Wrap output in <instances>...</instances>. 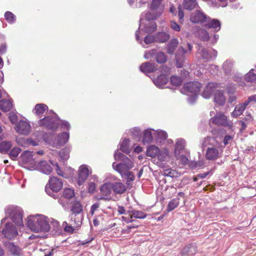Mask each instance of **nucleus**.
<instances>
[{
    "label": "nucleus",
    "mask_w": 256,
    "mask_h": 256,
    "mask_svg": "<svg viewBox=\"0 0 256 256\" xmlns=\"http://www.w3.org/2000/svg\"><path fill=\"white\" fill-rule=\"evenodd\" d=\"M163 0H152L149 6L150 10L144 14V18H141L140 21L138 30L136 32V39L144 47V44L140 38L146 34H149L156 31L157 25L156 22L152 21L160 17L163 14L165 4Z\"/></svg>",
    "instance_id": "f257e3e1"
},
{
    "label": "nucleus",
    "mask_w": 256,
    "mask_h": 256,
    "mask_svg": "<svg viewBox=\"0 0 256 256\" xmlns=\"http://www.w3.org/2000/svg\"><path fill=\"white\" fill-rule=\"evenodd\" d=\"M27 226L32 231L36 232H47L50 230L46 218L42 216L36 215L28 217Z\"/></svg>",
    "instance_id": "f03ea898"
},
{
    "label": "nucleus",
    "mask_w": 256,
    "mask_h": 256,
    "mask_svg": "<svg viewBox=\"0 0 256 256\" xmlns=\"http://www.w3.org/2000/svg\"><path fill=\"white\" fill-rule=\"evenodd\" d=\"M114 159L120 162L119 163L114 162L112 164V168L122 176L134 166V162L121 152H116L114 154Z\"/></svg>",
    "instance_id": "7ed1b4c3"
},
{
    "label": "nucleus",
    "mask_w": 256,
    "mask_h": 256,
    "mask_svg": "<svg viewBox=\"0 0 256 256\" xmlns=\"http://www.w3.org/2000/svg\"><path fill=\"white\" fill-rule=\"evenodd\" d=\"M218 144L214 138L207 137L204 138V144L208 146L205 154L207 160H214L220 156L222 150L218 149Z\"/></svg>",
    "instance_id": "20e7f679"
},
{
    "label": "nucleus",
    "mask_w": 256,
    "mask_h": 256,
    "mask_svg": "<svg viewBox=\"0 0 256 256\" xmlns=\"http://www.w3.org/2000/svg\"><path fill=\"white\" fill-rule=\"evenodd\" d=\"M40 124L52 130L56 129L60 125L62 128L66 130H69L70 128V124L66 121L58 119L56 113H54L52 116H46L41 120Z\"/></svg>",
    "instance_id": "39448f33"
},
{
    "label": "nucleus",
    "mask_w": 256,
    "mask_h": 256,
    "mask_svg": "<svg viewBox=\"0 0 256 256\" xmlns=\"http://www.w3.org/2000/svg\"><path fill=\"white\" fill-rule=\"evenodd\" d=\"M201 88V84L198 82H190L184 84V90L186 91L187 94L192 95V98H188L190 102L192 103L196 100Z\"/></svg>",
    "instance_id": "423d86ee"
},
{
    "label": "nucleus",
    "mask_w": 256,
    "mask_h": 256,
    "mask_svg": "<svg viewBox=\"0 0 256 256\" xmlns=\"http://www.w3.org/2000/svg\"><path fill=\"white\" fill-rule=\"evenodd\" d=\"M48 186L52 192H58L62 189L63 182L60 179L54 176L50 178L48 184L46 186V191L48 194L53 196L55 195L52 194L50 190H48Z\"/></svg>",
    "instance_id": "0eeeda50"
},
{
    "label": "nucleus",
    "mask_w": 256,
    "mask_h": 256,
    "mask_svg": "<svg viewBox=\"0 0 256 256\" xmlns=\"http://www.w3.org/2000/svg\"><path fill=\"white\" fill-rule=\"evenodd\" d=\"M71 210L72 214L70 215L71 219L74 221L76 226H79L81 223L82 219V215L80 214L79 217V214L82 210V206L79 202H75L72 206Z\"/></svg>",
    "instance_id": "6e6552de"
},
{
    "label": "nucleus",
    "mask_w": 256,
    "mask_h": 256,
    "mask_svg": "<svg viewBox=\"0 0 256 256\" xmlns=\"http://www.w3.org/2000/svg\"><path fill=\"white\" fill-rule=\"evenodd\" d=\"M188 50H186L182 46L178 48L176 54V66L178 68H182L185 60L184 54L188 52H191L192 46L190 44H188Z\"/></svg>",
    "instance_id": "1a4fd4ad"
},
{
    "label": "nucleus",
    "mask_w": 256,
    "mask_h": 256,
    "mask_svg": "<svg viewBox=\"0 0 256 256\" xmlns=\"http://www.w3.org/2000/svg\"><path fill=\"white\" fill-rule=\"evenodd\" d=\"M14 129L20 134L28 135L31 130V127L28 122L22 120L16 124Z\"/></svg>",
    "instance_id": "9d476101"
},
{
    "label": "nucleus",
    "mask_w": 256,
    "mask_h": 256,
    "mask_svg": "<svg viewBox=\"0 0 256 256\" xmlns=\"http://www.w3.org/2000/svg\"><path fill=\"white\" fill-rule=\"evenodd\" d=\"M198 52L200 54L202 59L206 60V61L215 58L218 54L217 52L214 50H208L202 47L199 48Z\"/></svg>",
    "instance_id": "9b49d317"
},
{
    "label": "nucleus",
    "mask_w": 256,
    "mask_h": 256,
    "mask_svg": "<svg viewBox=\"0 0 256 256\" xmlns=\"http://www.w3.org/2000/svg\"><path fill=\"white\" fill-rule=\"evenodd\" d=\"M2 232L6 238L10 239L13 238L18 234L17 230L12 223H7Z\"/></svg>",
    "instance_id": "f8f14e48"
},
{
    "label": "nucleus",
    "mask_w": 256,
    "mask_h": 256,
    "mask_svg": "<svg viewBox=\"0 0 256 256\" xmlns=\"http://www.w3.org/2000/svg\"><path fill=\"white\" fill-rule=\"evenodd\" d=\"M209 18L203 12L200 10H196L192 13L190 16V20L194 23H204L206 22V20Z\"/></svg>",
    "instance_id": "ddd939ff"
},
{
    "label": "nucleus",
    "mask_w": 256,
    "mask_h": 256,
    "mask_svg": "<svg viewBox=\"0 0 256 256\" xmlns=\"http://www.w3.org/2000/svg\"><path fill=\"white\" fill-rule=\"evenodd\" d=\"M69 138V133L68 132H63L58 135L54 142V146L56 148H60L68 141Z\"/></svg>",
    "instance_id": "4468645a"
},
{
    "label": "nucleus",
    "mask_w": 256,
    "mask_h": 256,
    "mask_svg": "<svg viewBox=\"0 0 256 256\" xmlns=\"http://www.w3.org/2000/svg\"><path fill=\"white\" fill-rule=\"evenodd\" d=\"M154 54L155 55V58L158 62L163 63L166 62V57L164 54L162 52L155 53L154 50H152L146 52L144 54V58L146 59H148L151 56H153Z\"/></svg>",
    "instance_id": "2eb2a0df"
},
{
    "label": "nucleus",
    "mask_w": 256,
    "mask_h": 256,
    "mask_svg": "<svg viewBox=\"0 0 256 256\" xmlns=\"http://www.w3.org/2000/svg\"><path fill=\"white\" fill-rule=\"evenodd\" d=\"M78 171L79 172L77 182L79 186H80L84 184L87 178L89 172L88 168L84 166H80Z\"/></svg>",
    "instance_id": "dca6fc26"
},
{
    "label": "nucleus",
    "mask_w": 256,
    "mask_h": 256,
    "mask_svg": "<svg viewBox=\"0 0 256 256\" xmlns=\"http://www.w3.org/2000/svg\"><path fill=\"white\" fill-rule=\"evenodd\" d=\"M214 100L216 106H224L226 98L222 91L217 90L214 94Z\"/></svg>",
    "instance_id": "f3484780"
},
{
    "label": "nucleus",
    "mask_w": 256,
    "mask_h": 256,
    "mask_svg": "<svg viewBox=\"0 0 256 256\" xmlns=\"http://www.w3.org/2000/svg\"><path fill=\"white\" fill-rule=\"evenodd\" d=\"M210 122L218 125L224 126L228 125L226 117L222 113L217 114L215 116L210 119Z\"/></svg>",
    "instance_id": "a211bd4d"
},
{
    "label": "nucleus",
    "mask_w": 256,
    "mask_h": 256,
    "mask_svg": "<svg viewBox=\"0 0 256 256\" xmlns=\"http://www.w3.org/2000/svg\"><path fill=\"white\" fill-rule=\"evenodd\" d=\"M11 218L12 221L16 224H22V210L20 208H16L12 212Z\"/></svg>",
    "instance_id": "6ab92c4d"
},
{
    "label": "nucleus",
    "mask_w": 256,
    "mask_h": 256,
    "mask_svg": "<svg viewBox=\"0 0 256 256\" xmlns=\"http://www.w3.org/2000/svg\"><path fill=\"white\" fill-rule=\"evenodd\" d=\"M112 186L106 184L102 186L100 188V200H109L110 197Z\"/></svg>",
    "instance_id": "aec40b11"
},
{
    "label": "nucleus",
    "mask_w": 256,
    "mask_h": 256,
    "mask_svg": "<svg viewBox=\"0 0 256 256\" xmlns=\"http://www.w3.org/2000/svg\"><path fill=\"white\" fill-rule=\"evenodd\" d=\"M8 250L14 256H20L22 254V249L12 242H8L6 244Z\"/></svg>",
    "instance_id": "412c9836"
},
{
    "label": "nucleus",
    "mask_w": 256,
    "mask_h": 256,
    "mask_svg": "<svg viewBox=\"0 0 256 256\" xmlns=\"http://www.w3.org/2000/svg\"><path fill=\"white\" fill-rule=\"evenodd\" d=\"M160 152V150L157 146L152 145L147 149L146 155L152 158L158 156L160 160H164L165 157L162 156Z\"/></svg>",
    "instance_id": "4be33fe9"
},
{
    "label": "nucleus",
    "mask_w": 256,
    "mask_h": 256,
    "mask_svg": "<svg viewBox=\"0 0 256 256\" xmlns=\"http://www.w3.org/2000/svg\"><path fill=\"white\" fill-rule=\"evenodd\" d=\"M152 81L158 88H164L168 82V78L166 74H162L154 78Z\"/></svg>",
    "instance_id": "5701e85b"
},
{
    "label": "nucleus",
    "mask_w": 256,
    "mask_h": 256,
    "mask_svg": "<svg viewBox=\"0 0 256 256\" xmlns=\"http://www.w3.org/2000/svg\"><path fill=\"white\" fill-rule=\"evenodd\" d=\"M205 26L208 28H214L216 32L218 31L220 28V22L216 19H210V18L206 20Z\"/></svg>",
    "instance_id": "b1692460"
},
{
    "label": "nucleus",
    "mask_w": 256,
    "mask_h": 256,
    "mask_svg": "<svg viewBox=\"0 0 256 256\" xmlns=\"http://www.w3.org/2000/svg\"><path fill=\"white\" fill-rule=\"evenodd\" d=\"M12 106V99H2L0 100V109L4 112L10 110Z\"/></svg>",
    "instance_id": "393cba45"
},
{
    "label": "nucleus",
    "mask_w": 256,
    "mask_h": 256,
    "mask_svg": "<svg viewBox=\"0 0 256 256\" xmlns=\"http://www.w3.org/2000/svg\"><path fill=\"white\" fill-rule=\"evenodd\" d=\"M35 154L32 152L26 151L21 155L22 161L24 164H32L36 158H34Z\"/></svg>",
    "instance_id": "a878e982"
},
{
    "label": "nucleus",
    "mask_w": 256,
    "mask_h": 256,
    "mask_svg": "<svg viewBox=\"0 0 256 256\" xmlns=\"http://www.w3.org/2000/svg\"><path fill=\"white\" fill-rule=\"evenodd\" d=\"M186 146V142L182 138H179L177 140L175 145L174 154L178 156L181 151L184 150Z\"/></svg>",
    "instance_id": "bb28decb"
},
{
    "label": "nucleus",
    "mask_w": 256,
    "mask_h": 256,
    "mask_svg": "<svg viewBox=\"0 0 256 256\" xmlns=\"http://www.w3.org/2000/svg\"><path fill=\"white\" fill-rule=\"evenodd\" d=\"M178 44V40L177 38L172 39L167 46V52L168 54H173Z\"/></svg>",
    "instance_id": "cd10ccee"
},
{
    "label": "nucleus",
    "mask_w": 256,
    "mask_h": 256,
    "mask_svg": "<svg viewBox=\"0 0 256 256\" xmlns=\"http://www.w3.org/2000/svg\"><path fill=\"white\" fill-rule=\"evenodd\" d=\"M140 70L144 72H151L156 70L155 64L150 62H145L142 64Z\"/></svg>",
    "instance_id": "c85d7f7f"
},
{
    "label": "nucleus",
    "mask_w": 256,
    "mask_h": 256,
    "mask_svg": "<svg viewBox=\"0 0 256 256\" xmlns=\"http://www.w3.org/2000/svg\"><path fill=\"white\" fill-rule=\"evenodd\" d=\"M154 130L152 129H148L144 132L143 138L144 142L149 143L152 142L153 138L155 136L156 134Z\"/></svg>",
    "instance_id": "c756f323"
},
{
    "label": "nucleus",
    "mask_w": 256,
    "mask_h": 256,
    "mask_svg": "<svg viewBox=\"0 0 256 256\" xmlns=\"http://www.w3.org/2000/svg\"><path fill=\"white\" fill-rule=\"evenodd\" d=\"M112 188L114 192L122 194L126 190V186L120 182H116L112 184Z\"/></svg>",
    "instance_id": "7c9ffc66"
},
{
    "label": "nucleus",
    "mask_w": 256,
    "mask_h": 256,
    "mask_svg": "<svg viewBox=\"0 0 256 256\" xmlns=\"http://www.w3.org/2000/svg\"><path fill=\"white\" fill-rule=\"evenodd\" d=\"M233 66L234 62L230 60H227L223 63L222 69L226 74H228L232 71Z\"/></svg>",
    "instance_id": "2f4dec72"
},
{
    "label": "nucleus",
    "mask_w": 256,
    "mask_h": 256,
    "mask_svg": "<svg viewBox=\"0 0 256 256\" xmlns=\"http://www.w3.org/2000/svg\"><path fill=\"white\" fill-rule=\"evenodd\" d=\"M214 84L209 83L204 88L202 93V96L204 98H208L210 97L212 92L214 91Z\"/></svg>",
    "instance_id": "473e14b6"
},
{
    "label": "nucleus",
    "mask_w": 256,
    "mask_h": 256,
    "mask_svg": "<svg viewBox=\"0 0 256 256\" xmlns=\"http://www.w3.org/2000/svg\"><path fill=\"white\" fill-rule=\"evenodd\" d=\"M39 169L43 173L49 174L52 171L50 166L47 164L46 162H41L39 163Z\"/></svg>",
    "instance_id": "72a5a7b5"
},
{
    "label": "nucleus",
    "mask_w": 256,
    "mask_h": 256,
    "mask_svg": "<svg viewBox=\"0 0 256 256\" xmlns=\"http://www.w3.org/2000/svg\"><path fill=\"white\" fill-rule=\"evenodd\" d=\"M197 5L196 0H184L182 6L186 10H192Z\"/></svg>",
    "instance_id": "f704fd0d"
},
{
    "label": "nucleus",
    "mask_w": 256,
    "mask_h": 256,
    "mask_svg": "<svg viewBox=\"0 0 256 256\" xmlns=\"http://www.w3.org/2000/svg\"><path fill=\"white\" fill-rule=\"evenodd\" d=\"M12 146L10 142L4 141L0 143V152L6 153Z\"/></svg>",
    "instance_id": "c9c22d12"
},
{
    "label": "nucleus",
    "mask_w": 256,
    "mask_h": 256,
    "mask_svg": "<svg viewBox=\"0 0 256 256\" xmlns=\"http://www.w3.org/2000/svg\"><path fill=\"white\" fill-rule=\"evenodd\" d=\"M162 174L164 176H170L171 178H176L180 176V174L177 171L171 168L164 170L162 171Z\"/></svg>",
    "instance_id": "e433bc0d"
},
{
    "label": "nucleus",
    "mask_w": 256,
    "mask_h": 256,
    "mask_svg": "<svg viewBox=\"0 0 256 256\" xmlns=\"http://www.w3.org/2000/svg\"><path fill=\"white\" fill-rule=\"evenodd\" d=\"M128 215H130V218H144L146 216V214L142 212L135 210L129 211Z\"/></svg>",
    "instance_id": "4c0bfd02"
},
{
    "label": "nucleus",
    "mask_w": 256,
    "mask_h": 256,
    "mask_svg": "<svg viewBox=\"0 0 256 256\" xmlns=\"http://www.w3.org/2000/svg\"><path fill=\"white\" fill-rule=\"evenodd\" d=\"M120 149L125 153H128L130 150V140L124 139L120 144Z\"/></svg>",
    "instance_id": "58836bf2"
},
{
    "label": "nucleus",
    "mask_w": 256,
    "mask_h": 256,
    "mask_svg": "<svg viewBox=\"0 0 256 256\" xmlns=\"http://www.w3.org/2000/svg\"><path fill=\"white\" fill-rule=\"evenodd\" d=\"M195 252V247L194 246H188L183 248L181 252V255L184 256L186 254H193Z\"/></svg>",
    "instance_id": "ea45409f"
},
{
    "label": "nucleus",
    "mask_w": 256,
    "mask_h": 256,
    "mask_svg": "<svg viewBox=\"0 0 256 256\" xmlns=\"http://www.w3.org/2000/svg\"><path fill=\"white\" fill-rule=\"evenodd\" d=\"M180 198H178L171 200L168 205V212H171L176 208L178 206Z\"/></svg>",
    "instance_id": "a19ab883"
},
{
    "label": "nucleus",
    "mask_w": 256,
    "mask_h": 256,
    "mask_svg": "<svg viewBox=\"0 0 256 256\" xmlns=\"http://www.w3.org/2000/svg\"><path fill=\"white\" fill-rule=\"evenodd\" d=\"M170 38V35L164 32H159L157 34L156 37H155L156 40L160 42H165Z\"/></svg>",
    "instance_id": "79ce46f5"
},
{
    "label": "nucleus",
    "mask_w": 256,
    "mask_h": 256,
    "mask_svg": "<svg viewBox=\"0 0 256 256\" xmlns=\"http://www.w3.org/2000/svg\"><path fill=\"white\" fill-rule=\"evenodd\" d=\"M62 196L66 198L70 199L74 196V190L70 188H66L62 192Z\"/></svg>",
    "instance_id": "37998d69"
},
{
    "label": "nucleus",
    "mask_w": 256,
    "mask_h": 256,
    "mask_svg": "<svg viewBox=\"0 0 256 256\" xmlns=\"http://www.w3.org/2000/svg\"><path fill=\"white\" fill-rule=\"evenodd\" d=\"M4 18L10 24H12L16 22V16L10 12H6L4 14Z\"/></svg>",
    "instance_id": "c03bdc74"
},
{
    "label": "nucleus",
    "mask_w": 256,
    "mask_h": 256,
    "mask_svg": "<svg viewBox=\"0 0 256 256\" xmlns=\"http://www.w3.org/2000/svg\"><path fill=\"white\" fill-rule=\"evenodd\" d=\"M245 79L249 82H252L256 80V74L254 73V70H251L245 76Z\"/></svg>",
    "instance_id": "a18cd8bd"
},
{
    "label": "nucleus",
    "mask_w": 256,
    "mask_h": 256,
    "mask_svg": "<svg viewBox=\"0 0 256 256\" xmlns=\"http://www.w3.org/2000/svg\"><path fill=\"white\" fill-rule=\"evenodd\" d=\"M154 132L156 133L155 136H156V138L164 140L168 137L167 134L164 130H157Z\"/></svg>",
    "instance_id": "49530a36"
},
{
    "label": "nucleus",
    "mask_w": 256,
    "mask_h": 256,
    "mask_svg": "<svg viewBox=\"0 0 256 256\" xmlns=\"http://www.w3.org/2000/svg\"><path fill=\"white\" fill-rule=\"evenodd\" d=\"M20 152L21 149L20 148L14 147L10 150L9 154L10 156L12 159L15 160Z\"/></svg>",
    "instance_id": "de8ad7c7"
},
{
    "label": "nucleus",
    "mask_w": 256,
    "mask_h": 256,
    "mask_svg": "<svg viewBox=\"0 0 256 256\" xmlns=\"http://www.w3.org/2000/svg\"><path fill=\"white\" fill-rule=\"evenodd\" d=\"M248 105L246 101L244 103L239 104L236 106L233 112H243Z\"/></svg>",
    "instance_id": "09e8293b"
},
{
    "label": "nucleus",
    "mask_w": 256,
    "mask_h": 256,
    "mask_svg": "<svg viewBox=\"0 0 256 256\" xmlns=\"http://www.w3.org/2000/svg\"><path fill=\"white\" fill-rule=\"evenodd\" d=\"M36 112H44L48 110V106L44 104H37L34 108Z\"/></svg>",
    "instance_id": "8fccbe9b"
},
{
    "label": "nucleus",
    "mask_w": 256,
    "mask_h": 256,
    "mask_svg": "<svg viewBox=\"0 0 256 256\" xmlns=\"http://www.w3.org/2000/svg\"><path fill=\"white\" fill-rule=\"evenodd\" d=\"M70 150L68 148H64L60 152V158L64 160H66L69 158Z\"/></svg>",
    "instance_id": "3c124183"
},
{
    "label": "nucleus",
    "mask_w": 256,
    "mask_h": 256,
    "mask_svg": "<svg viewBox=\"0 0 256 256\" xmlns=\"http://www.w3.org/2000/svg\"><path fill=\"white\" fill-rule=\"evenodd\" d=\"M182 82L181 78L178 76H172L170 78V82L172 84L176 86H180Z\"/></svg>",
    "instance_id": "603ef678"
},
{
    "label": "nucleus",
    "mask_w": 256,
    "mask_h": 256,
    "mask_svg": "<svg viewBox=\"0 0 256 256\" xmlns=\"http://www.w3.org/2000/svg\"><path fill=\"white\" fill-rule=\"evenodd\" d=\"M215 6L225 7L228 5V0H211Z\"/></svg>",
    "instance_id": "864d4df0"
},
{
    "label": "nucleus",
    "mask_w": 256,
    "mask_h": 256,
    "mask_svg": "<svg viewBox=\"0 0 256 256\" xmlns=\"http://www.w3.org/2000/svg\"><path fill=\"white\" fill-rule=\"evenodd\" d=\"M200 38L204 41H208L210 38L208 33L204 30H201L199 32Z\"/></svg>",
    "instance_id": "5fc2aeb1"
},
{
    "label": "nucleus",
    "mask_w": 256,
    "mask_h": 256,
    "mask_svg": "<svg viewBox=\"0 0 256 256\" xmlns=\"http://www.w3.org/2000/svg\"><path fill=\"white\" fill-rule=\"evenodd\" d=\"M156 40L155 37L152 36L147 35L144 37V42L145 44H150Z\"/></svg>",
    "instance_id": "6e6d98bb"
},
{
    "label": "nucleus",
    "mask_w": 256,
    "mask_h": 256,
    "mask_svg": "<svg viewBox=\"0 0 256 256\" xmlns=\"http://www.w3.org/2000/svg\"><path fill=\"white\" fill-rule=\"evenodd\" d=\"M123 176H125L126 178H127V182L129 181H132L134 179V176L133 174L130 172V170H128V172H126L123 174Z\"/></svg>",
    "instance_id": "4d7b16f0"
},
{
    "label": "nucleus",
    "mask_w": 256,
    "mask_h": 256,
    "mask_svg": "<svg viewBox=\"0 0 256 256\" xmlns=\"http://www.w3.org/2000/svg\"><path fill=\"white\" fill-rule=\"evenodd\" d=\"M26 140L24 138H16V142L17 144L21 146H25L27 144Z\"/></svg>",
    "instance_id": "13d9d810"
},
{
    "label": "nucleus",
    "mask_w": 256,
    "mask_h": 256,
    "mask_svg": "<svg viewBox=\"0 0 256 256\" xmlns=\"http://www.w3.org/2000/svg\"><path fill=\"white\" fill-rule=\"evenodd\" d=\"M176 157L178 160H180V162H181L182 164H186L188 162V158H187V157L184 155L180 156V154L178 156Z\"/></svg>",
    "instance_id": "bf43d9fd"
},
{
    "label": "nucleus",
    "mask_w": 256,
    "mask_h": 256,
    "mask_svg": "<svg viewBox=\"0 0 256 256\" xmlns=\"http://www.w3.org/2000/svg\"><path fill=\"white\" fill-rule=\"evenodd\" d=\"M170 28L176 32H179L180 30V26L174 22H171Z\"/></svg>",
    "instance_id": "052dcab7"
},
{
    "label": "nucleus",
    "mask_w": 256,
    "mask_h": 256,
    "mask_svg": "<svg viewBox=\"0 0 256 256\" xmlns=\"http://www.w3.org/2000/svg\"><path fill=\"white\" fill-rule=\"evenodd\" d=\"M8 117L12 124H15L18 121V116L15 113H10Z\"/></svg>",
    "instance_id": "680f3d73"
},
{
    "label": "nucleus",
    "mask_w": 256,
    "mask_h": 256,
    "mask_svg": "<svg viewBox=\"0 0 256 256\" xmlns=\"http://www.w3.org/2000/svg\"><path fill=\"white\" fill-rule=\"evenodd\" d=\"M40 139V138H38V140H34L32 138H28L26 140L27 144H30L32 146H37L38 145Z\"/></svg>",
    "instance_id": "e2e57ef3"
},
{
    "label": "nucleus",
    "mask_w": 256,
    "mask_h": 256,
    "mask_svg": "<svg viewBox=\"0 0 256 256\" xmlns=\"http://www.w3.org/2000/svg\"><path fill=\"white\" fill-rule=\"evenodd\" d=\"M50 162L54 166L56 167L55 170H56V172L57 174L59 176H63L62 172V170H60V167L58 166V164L57 163H56V164L53 163L52 161H50Z\"/></svg>",
    "instance_id": "0e129e2a"
},
{
    "label": "nucleus",
    "mask_w": 256,
    "mask_h": 256,
    "mask_svg": "<svg viewBox=\"0 0 256 256\" xmlns=\"http://www.w3.org/2000/svg\"><path fill=\"white\" fill-rule=\"evenodd\" d=\"M100 204L96 203L94 204L90 208V213L92 215H93L94 214L95 211L99 208Z\"/></svg>",
    "instance_id": "69168bd1"
},
{
    "label": "nucleus",
    "mask_w": 256,
    "mask_h": 256,
    "mask_svg": "<svg viewBox=\"0 0 256 256\" xmlns=\"http://www.w3.org/2000/svg\"><path fill=\"white\" fill-rule=\"evenodd\" d=\"M96 189V185L94 182H90L88 184V192L92 193L94 192Z\"/></svg>",
    "instance_id": "338daca9"
},
{
    "label": "nucleus",
    "mask_w": 256,
    "mask_h": 256,
    "mask_svg": "<svg viewBox=\"0 0 256 256\" xmlns=\"http://www.w3.org/2000/svg\"><path fill=\"white\" fill-rule=\"evenodd\" d=\"M248 104H250V102H256V94L252 95L250 96L248 100H246Z\"/></svg>",
    "instance_id": "774afa93"
}]
</instances>
